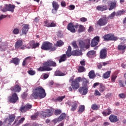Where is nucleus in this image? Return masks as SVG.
<instances>
[{
	"mask_svg": "<svg viewBox=\"0 0 126 126\" xmlns=\"http://www.w3.org/2000/svg\"><path fill=\"white\" fill-rule=\"evenodd\" d=\"M68 105L69 107H71L70 111L74 112V111H76V109L78 107V102L76 101H72L69 103Z\"/></svg>",
	"mask_w": 126,
	"mask_h": 126,
	"instance_id": "obj_9",
	"label": "nucleus"
},
{
	"mask_svg": "<svg viewBox=\"0 0 126 126\" xmlns=\"http://www.w3.org/2000/svg\"><path fill=\"white\" fill-rule=\"evenodd\" d=\"M35 43V41L34 40H32L31 41H30L29 42V45L30 46L27 47L28 49H31V48H32V47H33V46H34V44Z\"/></svg>",
	"mask_w": 126,
	"mask_h": 126,
	"instance_id": "obj_46",
	"label": "nucleus"
},
{
	"mask_svg": "<svg viewBox=\"0 0 126 126\" xmlns=\"http://www.w3.org/2000/svg\"><path fill=\"white\" fill-rule=\"evenodd\" d=\"M84 31H85V28H84V26L83 25H79V29L78 30V33H81L83 32Z\"/></svg>",
	"mask_w": 126,
	"mask_h": 126,
	"instance_id": "obj_40",
	"label": "nucleus"
},
{
	"mask_svg": "<svg viewBox=\"0 0 126 126\" xmlns=\"http://www.w3.org/2000/svg\"><path fill=\"white\" fill-rule=\"evenodd\" d=\"M29 59H30V57H28L24 59V60L23 61V62L22 63L23 66H25V65H26V64L27 63V62H26V61H27V60H29Z\"/></svg>",
	"mask_w": 126,
	"mask_h": 126,
	"instance_id": "obj_53",
	"label": "nucleus"
},
{
	"mask_svg": "<svg viewBox=\"0 0 126 126\" xmlns=\"http://www.w3.org/2000/svg\"><path fill=\"white\" fill-rule=\"evenodd\" d=\"M100 42V37L99 36H95L91 41V47H95Z\"/></svg>",
	"mask_w": 126,
	"mask_h": 126,
	"instance_id": "obj_11",
	"label": "nucleus"
},
{
	"mask_svg": "<svg viewBox=\"0 0 126 126\" xmlns=\"http://www.w3.org/2000/svg\"><path fill=\"white\" fill-rule=\"evenodd\" d=\"M31 97H32L34 99H38V98L43 99V98L46 97V91L43 88V87H37L33 90Z\"/></svg>",
	"mask_w": 126,
	"mask_h": 126,
	"instance_id": "obj_1",
	"label": "nucleus"
},
{
	"mask_svg": "<svg viewBox=\"0 0 126 126\" xmlns=\"http://www.w3.org/2000/svg\"><path fill=\"white\" fill-rule=\"evenodd\" d=\"M75 76L73 75L71 77L69 80V82H71V86L73 90L75 91L80 87V82L81 81V77H78L74 79Z\"/></svg>",
	"mask_w": 126,
	"mask_h": 126,
	"instance_id": "obj_2",
	"label": "nucleus"
},
{
	"mask_svg": "<svg viewBox=\"0 0 126 126\" xmlns=\"http://www.w3.org/2000/svg\"><path fill=\"white\" fill-rule=\"evenodd\" d=\"M18 99V96L17 95V94H16V93H13L11 96H9L8 97L9 102L12 103L13 104L16 103Z\"/></svg>",
	"mask_w": 126,
	"mask_h": 126,
	"instance_id": "obj_8",
	"label": "nucleus"
},
{
	"mask_svg": "<svg viewBox=\"0 0 126 126\" xmlns=\"http://www.w3.org/2000/svg\"><path fill=\"white\" fill-rule=\"evenodd\" d=\"M39 46H40V43H34L33 46L32 47V49H35L36 48H38Z\"/></svg>",
	"mask_w": 126,
	"mask_h": 126,
	"instance_id": "obj_59",
	"label": "nucleus"
},
{
	"mask_svg": "<svg viewBox=\"0 0 126 126\" xmlns=\"http://www.w3.org/2000/svg\"><path fill=\"white\" fill-rule=\"evenodd\" d=\"M98 90L99 92H104L106 90V86L104 85L102 83H100Z\"/></svg>",
	"mask_w": 126,
	"mask_h": 126,
	"instance_id": "obj_34",
	"label": "nucleus"
},
{
	"mask_svg": "<svg viewBox=\"0 0 126 126\" xmlns=\"http://www.w3.org/2000/svg\"><path fill=\"white\" fill-rule=\"evenodd\" d=\"M32 108V105L29 103L26 104L24 106H21L20 108V112L22 113H25L27 112V111H29Z\"/></svg>",
	"mask_w": 126,
	"mask_h": 126,
	"instance_id": "obj_10",
	"label": "nucleus"
},
{
	"mask_svg": "<svg viewBox=\"0 0 126 126\" xmlns=\"http://www.w3.org/2000/svg\"><path fill=\"white\" fill-rule=\"evenodd\" d=\"M13 33L15 35H17V34H19V29L17 28L14 29L13 31Z\"/></svg>",
	"mask_w": 126,
	"mask_h": 126,
	"instance_id": "obj_55",
	"label": "nucleus"
},
{
	"mask_svg": "<svg viewBox=\"0 0 126 126\" xmlns=\"http://www.w3.org/2000/svg\"><path fill=\"white\" fill-rule=\"evenodd\" d=\"M1 11H2L3 12H5L6 11H8V8L6 6V4L5 5V7H3V8H2L1 9Z\"/></svg>",
	"mask_w": 126,
	"mask_h": 126,
	"instance_id": "obj_57",
	"label": "nucleus"
},
{
	"mask_svg": "<svg viewBox=\"0 0 126 126\" xmlns=\"http://www.w3.org/2000/svg\"><path fill=\"white\" fill-rule=\"evenodd\" d=\"M108 53L107 52V49H101L99 53V58L101 60H105L106 58H107V54Z\"/></svg>",
	"mask_w": 126,
	"mask_h": 126,
	"instance_id": "obj_15",
	"label": "nucleus"
},
{
	"mask_svg": "<svg viewBox=\"0 0 126 126\" xmlns=\"http://www.w3.org/2000/svg\"><path fill=\"white\" fill-rule=\"evenodd\" d=\"M20 63V59L17 57L12 58V60L10 61V63H14L15 65H18Z\"/></svg>",
	"mask_w": 126,
	"mask_h": 126,
	"instance_id": "obj_24",
	"label": "nucleus"
},
{
	"mask_svg": "<svg viewBox=\"0 0 126 126\" xmlns=\"http://www.w3.org/2000/svg\"><path fill=\"white\" fill-rule=\"evenodd\" d=\"M67 29L69 30V31H70L71 33H75L76 30L74 28V25L72 23H69L67 26Z\"/></svg>",
	"mask_w": 126,
	"mask_h": 126,
	"instance_id": "obj_19",
	"label": "nucleus"
},
{
	"mask_svg": "<svg viewBox=\"0 0 126 126\" xmlns=\"http://www.w3.org/2000/svg\"><path fill=\"white\" fill-rule=\"evenodd\" d=\"M109 22V17H107V16L104 15L102 18H100L97 22L96 24L98 26H105L107 25Z\"/></svg>",
	"mask_w": 126,
	"mask_h": 126,
	"instance_id": "obj_5",
	"label": "nucleus"
},
{
	"mask_svg": "<svg viewBox=\"0 0 126 126\" xmlns=\"http://www.w3.org/2000/svg\"><path fill=\"white\" fill-rule=\"evenodd\" d=\"M74 8H75V6H74V5H70L68 6V9H69L70 10H73Z\"/></svg>",
	"mask_w": 126,
	"mask_h": 126,
	"instance_id": "obj_61",
	"label": "nucleus"
},
{
	"mask_svg": "<svg viewBox=\"0 0 126 126\" xmlns=\"http://www.w3.org/2000/svg\"><path fill=\"white\" fill-rule=\"evenodd\" d=\"M23 45V41L22 39L18 40L15 43V49H19Z\"/></svg>",
	"mask_w": 126,
	"mask_h": 126,
	"instance_id": "obj_26",
	"label": "nucleus"
},
{
	"mask_svg": "<svg viewBox=\"0 0 126 126\" xmlns=\"http://www.w3.org/2000/svg\"><path fill=\"white\" fill-rule=\"evenodd\" d=\"M91 108L93 111H97V110H99L100 106L97 105L96 104H94L92 105Z\"/></svg>",
	"mask_w": 126,
	"mask_h": 126,
	"instance_id": "obj_43",
	"label": "nucleus"
},
{
	"mask_svg": "<svg viewBox=\"0 0 126 126\" xmlns=\"http://www.w3.org/2000/svg\"><path fill=\"white\" fill-rule=\"evenodd\" d=\"M23 28L22 29V35H27V32L29 31L30 29V25L28 24H24L23 25Z\"/></svg>",
	"mask_w": 126,
	"mask_h": 126,
	"instance_id": "obj_13",
	"label": "nucleus"
},
{
	"mask_svg": "<svg viewBox=\"0 0 126 126\" xmlns=\"http://www.w3.org/2000/svg\"><path fill=\"white\" fill-rule=\"evenodd\" d=\"M66 54H63L60 57V59L59 60V63H63V62H65L66 61Z\"/></svg>",
	"mask_w": 126,
	"mask_h": 126,
	"instance_id": "obj_33",
	"label": "nucleus"
},
{
	"mask_svg": "<svg viewBox=\"0 0 126 126\" xmlns=\"http://www.w3.org/2000/svg\"><path fill=\"white\" fill-rule=\"evenodd\" d=\"M111 74V71H107L105 73H104L103 75V77L104 79H107L110 77V75Z\"/></svg>",
	"mask_w": 126,
	"mask_h": 126,
	"instance_id": "obj_37",
	"label": "nucleus"
},
{
	"mask_svg": "<svg viewBox=\"0 0 126 126\" xmlns=\"http://www.w3.org/2000/svg\"><path fill=\"white\" fill-rule=\"evenodd\" d=\"M28 73L29 74H30V75L33 76V75H35V74H36V72L32 70H30L28 71Z\"/></svg>",
	"mask_w": 126,
	"mask_h": 126,
	"instance_id": "obj_50",
	"label": "nucleus"
},
{
	"mask_svg": "<svg viewBox=\"0 0 126 126\" xmlns=\"http://www.w3.org/2000/svg\"><path fill=\"white\" fill-rule=\"evenodd\" d=\"M80 20L81 22H86V21H87V19L85 17H82L80 18Z\"/></svg>",
	"mask_w": 126,
	"mask_h": 126,
	"instance_id": "obj_63",
	"label": "nucleus"
},
{
	"mask_svg": "<svg viewBox=\"0 0 126 126\" xmlns=\"http://www.w3.org/2000/svg\"><path fill=\"white\" fill-rule=\"evenodd\" d=\"M51 70H53V68L50 67H47L45 65V63H43V66L37 68V71H51Z\"/></svg>",
	"mask_w": 126,
	"mask_h": 126,
	"instance_id": "obj_14",
	"label": "nucleus"
},
{
	"mask_svg": "<svg viewBox=\"0 0 126 126\" xmlns=\"http://www.w3.org/2000/svg\"><path fill=\"white\" fill-rule=\"evenodd\" d=\"M44 63L47 67H50V66L56 67V66H57V63L53 61L52 60H49L47 62H45Z\"/></svg>",
	"mask_w": 126,
	"mask_h": 126,
	"instance_id": "obj_16",
	"label": "nucleus"
},
{
	"mask_svg": "<svg viewBox=\"0 0 126 126\" xmlns=\"http://www.w3.org/2000/svg\"><path fill=\"white\" fill-rule=\"evenodd\" d=\"M109 119L111 123H117L119 120L118 116L114 115H111L109 117Z\"/></svg>",
	"mask_w": 126,
	"mask_h": 126,
	"instance_id": "obj_21",
	"label": "nucleus"
},
{
	"mask_svg": "<svg viewBox=\"0 0 126 126\" xmlns=\"http://www.w3.org/2000/svg\"><path fill=\"white\" fill-rule=\"evenodd\" d=\"M6 6L8 8V11H11L13 12L14 11V9L15 8V5H11V4H6Z\"/></svg>",
	"mask_w": 126,
	"mask_h": 126,
	"instance_id": "obj_27",
	"label": "nucleus"
},
{
	"mask_svg": "<svg viewBox=\"0 0 126 126\" xmlns=\"http://www.w3.org/2000/svg\"><path fill=\"white\" fill-rule=\"evenodd\" d=\"M85 110V106L84 105H80L79 107L78 112L79 113H83Z\"/></svg>",
	"mask_w": 126,
	"mask_h": 126,
	"instance_id": "obj_45",
	"label": "nucleus"
},
{
	"mask_svg": "<svg viewBox=\"0 0 126 126\" xmlns=\"http://www.w3.org/2000/svg\"><path fill=\"white\" fill-rule=\"evenodd\" d=\"M55 75L56 76H64V75H66V73H63L60 70H57L55 72Z\"/></svg>",
	"mask_w": 126,
	"mask_h": 126,
	"instance_id": "obj_30",
	"label": "nucleus"
},
{
	"mask_svg": "<svg viewBox=\"0 0 126 126\" xmlns=\"http://www.w3.org/2000/svg\"><path fill=\"white\" fill-rule=\"evenodd\" d=\"M41 49L44 51H50V52H54L57 50L56 46H53L52 43L49 41L44 42L41 47Z\"/></svg>",
	"mask_w": 126,
	"mask_h": 126,
	"instance_id": "obj_3",
	"label": "nucleus"
},
{
	"mask_svg": "<svg viewBox=\"0 0 126 126\" xmlns=\"http://www.w3.org/2000/svg\"><path fill=\"white\" fill-rule=\"evenodd\" d=\"M104 41H117L119 38L115 36L114 34H107L103 36Z\"/></svg>",
	"mask_w": 126,
	"mask_h": 126,
	"instance_id": "obj_6",
	"label": "nucleus"
},
{
	"mask_svg": "<svg viewBox=\"0 0 126 126\" xmlns=\"http://www.w3.org/2000/svg\"><path fill=\"white\" fill-rule=\"evenodd\" d=\"M97 10H98V11H105V10H107L108 9V6L107 5H98L96 7Z\"/></svg>",
	"mask_w": 126,
	"mask_h": 126,
	"instance_id": "obj_25",
	"label": "nucleus"
},
{
	"mask_svg": "<svg viewBox=\"0 0 126 126\" xmlns=\"http://www.w3.org/2000/svg\"><path fill=\"white\" fill-rule=\"evenodd\" d=\"M115 15H116V12H113L108 17V20L110 18V19H114L115 18Z\"/></svg>",
	"mask_w": 126,
	"mask_h": 126,
	"instance_id": "obj_52",
	"label": "nucleus"
},
{
	"mask_svg": "<svg viewBox=\"0 0 126 126\" xmlns=\"http://www.w3.org/2000/svg\"><path fill=\"white\" fill-rule=\"evenodd\" d=\"M89 77L90 79H94L96 77V75L95 74V72L94 70H91L89 73Z\"/></svg>",
	"mask_w": 126,
	"mask_h": 126,
	"instance_id": "obj_31",
	"label": "nucleus"
},
{
	"mask_svg": "<svg viewBox=\"0 0 126 126\" xmlns=\"http://www.w3.org/2000/svg\"><path fill=\"white\" fill-rule=\"evenodd\" d=\"M46 27H57V24H56V23L54 22V21H52L51 24L48 23L47 25H45Z\"/></svg>",
	"mask_w": 126,
	"mask_h": 126,
	"instance_id": "obj_39",
	"label": "nucleus"
},
{
	"mask_svg": "<svg viewBox=\"0 0 126 126\" xmlns=\"http://www.w3.org/2000/svg\"><path fill=\"white\" fill-rule=\"evenodd\" d=\"M108 4L110 6L108 8L109 10H113V9L117 7V0H109L108 1Z\"/></svg>",
	"mask_w": 126,
	"mask_h": 126,
	"instance_id": "obj_12",
	"label": "nucleus"
},
{
	"mask_svg": "<svg viewBox=\"0 0 126 126\" xmlns=\"http://www.w3.org/2000/svg\"><path fill=\"white\" fill-rule=\"evenodd\" d=\"M53 115L52 109H47V112L41 111L40 113V117L42 119H46L47 117H51Z\"/></svg>",
	"mask_w": 126,
	"mask_h": 126,
	"instance_id": "obj_7",
	"label": "nucleus"
},
{
	"mask_svg": "<svg viewBox=\"0 0 126 126\" xmlns=\"http://www.w3.org/2000/svg\"><path fill=\"white\" fill-rule=\"evenodd\" d=\"M81 81L82 82V87H89L88 84H89V80L85 78H81Z\"/></svg>",
	"mask_w": 126,
	"mask_h": 126,
	"instance_id": "obj_23",
	"label": "nucleus"
},
{
	"mask_svg": "<svg viewBox=\"0 0 126 126\" xmlns=\"http://www.w3.org/2000/svg\"><path fill=\"white\" fill-rule=\"evenodd\" d=\"M63 45H64V42L61 40H60L57 42L55 46H56V47H62V46H63Z\"/></svg>",
	"mask_w": 126,
	"mask_h": 126,
	"instance_id": "obj_38",
	"label": "nucleus"
},
{
	"mask_svg": "<svg viewBox=\"0 0 126 126\" xmlns=\"http://www.w3.org/2000/svg\"><path fill=\"white\" fill-rule=\"evenodd\" d=\"M72 46L75 49H77V48H78V46H77V44H76V41H73L72 42Z\"/></svg>",
	"mask_w": 126,
	"mask_h": 126,
	"instance_id": "obj_58",
	"label": "nucleus"
},
{
	"mask_svg": "<svg viewBox=\"0 0 126 126\" xmlns=\"http://www.w3.org/2000/svg\"><path fill=\"white\" fill-rule=\"evenodd\" d=\"M25 121V118L24 117L22 118L21 119L18 120V119H16L13 124V126L15 125V126H19L21 124L23 123V122Z\"/></svg>",
	"mask_w": 126,
	"mask_h": 126,
	"instance_id": "obj_20",
	"label": "nucleus"
},
{
	"mask_svg": "<svg viewBox=\"0 0 126 126\" xmlns=\"http://www.w3.org/2000/svg\"><path fill=\"white\" fill-rule=\"evenodd\" d=\"M126 13V11L122 10L118 11L116 13V16H121Z\"/></svg>",
	"mask_w": 126,
	"mask_h": 126,
	"instance_id": "obj_42",
	"label": "nucleus"
},
{
	"mask_svg": "<svg viewBox=\"0 0 126 126\" xmlns=\"http://www.w3.org/2000/svg\"><path fill=\"white\" fill-rule=\"evenodd\" d=\"M86 69H85V67H84L83 66H79L78 69V72H84Z\"/></svg>",
	"mask_w": 126,
	"mask_h": 126,
	"instance_id": "obj_44",
	"label": "nucleus"
},
{
	"mask_svg": "<svg viewBox=\"0 0 126 126\" xmlns=\"http://www.w3.org/2000/svg\"><path fill=\"white\" fill-rule=\"evenodd\" d=\"M39 116L38 113H36L34 115L31 116V119L32 121H35Z\"/></svg>",
	"mask_w": 126,
	"mask_h": 126,
	"instance_id": "obj_48",
	"label": "nucleus"
},
{
	"mask_svg": "<svg viewBox=\"0 0 126 126\" xmlns=\"http://www.w3.org/2000/svg\"><path fill=\"white\" fill-rule=\"evenodd\" d=\"M65 98V95L61 96H58L57 98L55 99V102L59 101V102H62L63 99Z\"/></svg>",
	"mask_w": 126,
	"mask_h": 126,
	"instance_id": "obj_41",
	"label": "nucleus"
},
{
	"mask_svg": "<svg viewBox=\"0 0 126 126\" xmlns=\"http://www.w3.org/2000/svg\"><path fill=\"white\" fill-rule=\"evenodd\" d=\"M117 76L116 74H113L112 76L111 77V82L114 83L116 81V79H117Z\"/></svg>",
	"mask_w": 126,
	"mask_h": 126,
	"instance_id": "obj_47",
	"label": "nucleus"
},
{
	"mask_svg": "<svg viewBox=\"0 0 126 126\" xmlns=\"http://www.w3.org/2000/svg\"><path fill=\"white\" fill-rule=\"evenodd\" d=\"M16 116L14 114H12L11 115L9 116V118L7 119H6L5 121H8L9 123H13V122H14V120H15Z\"/></svg>",
	"mask_w": 126,
	"mask_h": 126,
	"instance_id": "obj_29",
	"label": "nucleus"
},
{
	"mask_svg": "<svg viewBox=\"0 0 126 126\" xmlns=\"http://www.w3.org/2000/svg\"><path fill=\"white\" fill-rule=\"evenodd\" d=\"M52 6L53 8H54V10L57 11L60 7V5H59V3H58V2H57L56 1H53L52 2Z\"/></svg>",
	"mask_w": 126,
	"mask_h": 126,
	"instance_id": "obj_32",
	"label": "nucleus"
},
{
	"mask_svg": "<svg viewBox=\"0 0 126 126\" xmlns=\"http://www.w3.org/2000/svg\"><path fill=\"white\" fill-rule=\"evenodd\" d=\"M65 118H66V114L65 113H63L58 118V120L60 122H62L63 120H64Z\"/></svg>",
	"mask_w": 126,
	"mask_h": 126,
	"instance_id": "obj_36",
	"label": "nucleus"
},
{
	"mask_svg": "<svg viewBox=\"0 0 126 126\" xmlns=\"http://www.w3.org/2000/svg\"><path fill=\"white\" fill-rule=\"evenodd\" d=\"M94 54H95V51L94 50H91V51H89L87 53V55L88 57H90V56H93Z\"/></svg>",
	"mask_w": 126,
	"mask_h": 126,
	"instance_id": "obj_49",
	"label": "nucleus"
},
{
	"mask_svg": "<svg viewBox=\"0 0 126 126\" xmlns=\"http://www.w3.org/2000/svg\"><path fill=\"white\" fill-rule=\"evenodd\" d=\"M28 96V93H27V92H24L21 95V97L23 99H25L26 98H27Z\"/></svg>",
	"mask_w": 126,
	"mask_h": 126,
	"instance_id": "obj_54",
	"label": "nucleus"
},
{
	"mask_svg": "<svg viewBox=\"0 0 126 126\" xmlns=\"http://www.w3.org/2000/svg\"><path fill=\"white\" fill-rule=\"evenodd\" d=\"M102 114L104 117H107V116H109V115L112 114V111L111 110V109L108 108L105 110V111L102 112Z\"/></svg>",
	"mask_w": 126,
	"mask_h": 126,
	"instance_id": "obj_28",
	"label": "nucleus"
},
{
	"mask_svg": "<svg viewBox=\"0 0 126 126\" xmlns=\"http://www.w3.org/2000/svg\"><path fill=\"white\" fill-rule=\"evenodd\" d=\"M79 46L82 50V49H84V48H85L86 49H88V48H89V47H90V45H89V44L86 43V42H85L82 40L79 41Z\"/></svg>",
	"mask_w": 126,
	"mask_h": 126,
	"instance_id": "obj_17",
	"label": "nucleus"
},
{
	"mask_svg": "<svg viewBox=\"0 0 126 126\" xmlns=\"http://www.w3.org/2000/svg\"><path fill=\"white\" fill-rule=\"evenodd\" d=\"M10 90L13 92H20L21 91V87L19 85L17 84L15 86L12 87Z\"/></svg>",
	"mask_w": 126,
	"mask_h": 126,
	"instance_id": "obj_22",
	"label": "nucleus"
},
{
	"mask_svg": "<svg viewBox=\"0 0 126 126\" xmlns=\"http://www.w3.org/2000/svg\"><path fill=\"white\" fill-rule=\"evenodd\" d=\"M54 114L56 115V116H59V115L62 114V110L60 109H56L55 111Z\"/></svg>",
	"mask_w": 126,
	"mask_h": 126,
	"instance_id": "obj_51",
	"label": "nucleus"
},
{
	"mask_svg": "<svg viewBox=\"0 0 126 126\" xmlns=\"http://www.w3.org/2000/svg\"><path fill=\"white\" fill-rule=\"evenodd\" d=\"M94 94V96H101V93L97 90H95Z\"/></svg>",
	"mask_w": 126,
	"mask_h": 126,
	"instance_id": "obj_56",
	"label": "nucleus"
},
{
	"mask_svg": "<svg viewBox=\"0 0 126 126\" xmlns=\"http://www.w3.org/2000/svg\"><path fill=\"white\" fill-rule=\"evenodd\" d=\"M89 87H81L79 89V92H80V94L82 95H86L88 93V89Z\"/></svg>",
	"mask_w": 126,
	"mask_h": 126,
	"instance_id": "obj_18",
	"label": "nucleus"
},
{
	"mask_svg": "<svg viewBox=\"0 0 126 126\" xmlns=\"http://www.w3.org/2000/svg\"><path fill=\"white\" fill-rule=\"evenodd\" d=\"M31 126H42V125L36 123H33L32 125H31Z\"/></svg>",
	"mask_w": 126,
	"mask_h": 126,
	"instance_id": "obj_64",
	"label": "nucleus"
},
{
	"mask_svg": "<svg viewBox=\"0 0 126 126\" xmlns=\"http://www.w3.org/2000/svg\"><path fill=\"white\" fill-rule=\"evenodd\" d=\"M66 54L67 57L69 58V57H71V56H80L81 55V52L79 50H74L71 52V47L69 45L66 52Z\"/></svg>",
	"mask_w": 126,
	"mask_h": 126,
	"instance_id": "obj_4",
	"label": "nucleus"
},
{
	"mask_svg": "<svg viewBox=\"0 0 126 126\" xmlns=\"http://www.w3.org/2000/svg\"><path fill=\"white\" fill-rule=\"evenodd\" d=\"M111 62V61H106L105 62H103L102 63V65H103V66H106V65H107V64H109Z\"/></svg>",
	"mask_w": 126,
	"mask_h": 126,
	"instance_id": "obj_62",
	"label": "nucleus"
},
{
	"mask_svg": "<svg viewBox=\"0 0 126 126\" xmlns=\"http://www.w3.org/2000/svg\"><path fill=\"white\" fill-rule=\"evenodd\" d=\"M119 97L121 98V99H125L126 98V95L125 94H119Z\"/></svg>",
	"mask_w": 126,
	"mask_h": 126,
	"instance_id": "obj_60",
	"label": "nucleus"
},
{
	"mask_svg": "<svg viewBox=\"0 0 126 126\" xmlns=\"http://www.w3.org/2000/svg\"><path fill=\"white\" fill-rule=\"evenodd\" d=\"M126 49V45H123L122 44H119L118 47V50L119 51H122L123 53H125V50Z\"/></svg>",
	"mask_w": 126,
	"mask_h": 126,
	"instance_id": "obj_35",
	"label": "nucleus"
}]
</instances>
